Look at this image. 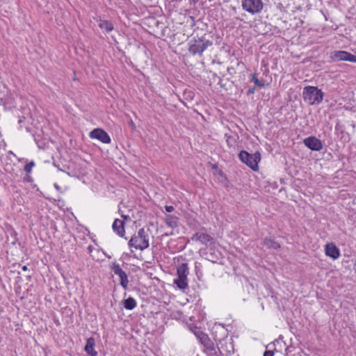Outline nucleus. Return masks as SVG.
<instances>
[{
  "mask_svg": "<svg viewBox=\"0 0 356 356\" xmlns=\"http://www.w3.org/2000/svg\"><path fill=\"white\" fill-rule=\"evenodd\" d=\"M144 228H140L138 232L134 234L128 242L129 248H134L141 251L149 247V235Z\"/></svg>",
  "mask_w": 356,
  "mask_h": 356,
  "instance_id": "nucleus-1",
  "label": "nucleus"
},
{
  "mask_svg": "<svg viewBox=\"0 0 356 356\" xmlns=\"http://www.w3.org/2000/svg\"><path fill=\"white\" fill-rule=\"evenodd\" d=\"M238 159L252 170H258V163L261 161V154L259 151L250 154L245 150H241L238 154Z\"/></svg>",
  "mask_w": 356,
  "mask_h": 356,
  "instance_id": "nucleus-2",
  "label": "nucleus"
},
{
  "mask_svg": "<svg viewBox=\"0 0 356 356\" xmlns=\"http://www.w3.org/2000/svg\"><path fill=\"white\" fill-rule=\"evenodd\" d=\"M212 45V42L205 37L193 38L188 42V51L193 55H201L204 50Z\"/></svg>",
  "mask_w": 356,
  "mask_h": 356,
  "instance_id": "nucleus-3",
  "label": "nucleus"
},
{
  "mask_svg": "<svg viewBox=\"0 0 356 356\" xmlns=\"http://www.w3.org/2000/svg\"><path fill=\"white\" fill-rule=\"evenodd\" d=\"M189 273V269L186 263H182L178 265L177 268V277L174 280V284L180 290H185L188 288L187 276Z\"/></svg>",
  "mask_w": 356,
  "mask_h": 356,
  "instance_id": "nucleus-4",
  "label": "nucleus"
},
{
  "mask_svg": "<svg viewBox=\"0 0 356 356\" xmlns=\"http://www.w3.org/2000/svg\"><path fill=\"white\" fill-rule=\"evenodd\" d=\"M241 6L244 10L251 15L261 13L264 7L262 0H241Z\"/></svg>",
  "mask_w": 356,
  "mask_h": 356,
  "instance_id": "nucleus-5",
  "label": "nucleus"
},
{
  "mask_svg": "<svg viewBox=\"0 0 356 356\" xmlns=\"http://www.w3.org/2000/svg\"><path fill=\"white\" fill-rule=\"evenodd\" d=\"M304 100L309 104H319L323 98V90H303Z\"/></svg>",
  "mask_w": 356,
  "mask_h": 356,
  "instance_id": "nucleus-6",
  "label": "nucleus"
},
{
  "mask_svg": "<svg viewBox=\"0 0 356 356\" xmlns=\"http://www.w3.org/2000/svg\"><path fill=\"white\" fill-rule=\"evenodd\" d=\"M15 93L11 90H0V106L11 109L15 107Z\"/></svg>",
  "mask_w": 356,
  "mask_h": 356,
  "instance_id": "nucleus-7",
  "label": "nucleus"
},
{
  "mask_svg": "<svg viewBox=\"0 0 356 356\" xmlns=\"http://www.w3.org/2000/svg\"><path fill=\"white\" fill-rule=\"evenodd\" d=\"M332 61H349L356 63V56L346 51H334L330 55Z\"/></svg>",
  "mask_w": 356,
  "mask_h": 356,
  "instance_id": "nucleus-8",
  "label": "nucleus"
},
{
  "mask_svg": "<svg viewBox=\"0 0 356 356\" xmlns=\"http://www.w3.org/2000/svg\"><path fill=\"white\" fill-rule=\"evenodd\" d=\"M112 271L120 277V284L124 290L128 288L129 280L127 273L122 269L120 264L113 263L111 266Z\"/></svg>",
  "mask_w": 356,
  "mask_h": 356,
  "instance_id": "nucleus-9",
  "label": "nucleus"
},
{
  "mask_svg": "<svg viewBox=\"0 0 356 356\" xmlns=\"http://www.w3.org/2000/svg\"><path fill=\"white\" fill-rule=\"evenodd\" d=\"M89 136L91 138L97 139L105 144H109L111 141V139L107 132L100 128H96L91 131Z\"/></svg>",
  "mask_w": 356,
  "mask_h": 356,
  "instance_id": "nucleus-10",
  "label": "nucleus"
},
{
  "mask_svg": "<svg viewBox=\"0 0 356 356\" xmlns=\"http://www.w3.org/2000/svg\"><path fill=\"white\" fill-rule=\"evenodd\" d=\"M305 145L312 151H320L323 148V144L318 138L315 136H309L304 139Z\"/></svg>",
  "mask_w": 356,
  "mask_h": 356,
  "instance_id": "nucleus-11",
  "label": "nucleus"
},
{
  "mask_svg": "<svg viewBox=\"0 0 356 356\" xmlns=\"http://www.w3.org/2000/svg\"><path fill=\"white\" fill-rule=\"evenodd\" d=\"M325 252L326 256L337 259L340 257V250L334 243H330L325 245Z\"/></svg>",
  "mask_w": 356,
  "mask_h": 356,
  "instance_id": "nucleus-12",
  "label": "nucleus"
},
{
  "mask_svg": "<svg viewBox=\"0 0 356 356\" xmlns=\"http://www.w3.org/2000/svg\"><path fill=\"white\" fill-rule=\"evenodd\" d=\"M112 228L114 232H115L119 236L124 237L125 229L124 222L120 219H115L113 223Z\"/></svg>",
  "mask_w": 356,
  "mask_h": 356,
  "instance_id": "nucleus-13",
  "label": "nucleus"
},
{
  "mask_svg": "<svg viewBox=\"0 0 356 356\" xmlns=\"http://www.w3.org/2000/svg\"><path fill=\"white\" fill-rule=\"evenodd\" d=\"M204 254L207 260L213 263H216L219 259V256L215 251V245L207 247Z\"/></svg>",
  "mask_w": 356,
  "mask_h": 356,
  "instance_id": "nucleus-14",
  "label": "nucleus"
},
{
  "mask_svg": "<svg viewBox=\"0 0 356 356\" xmlns=\"http://www.w3.org/2000/svg\"><path fill=\"white\" fill-rule=\"evenodd\" d=\"M95 340L93 337H89L86 341L84 350L90 356H97V352L95 350Z\"/></svg>",
  "mask_w": 356,
  "mask_h": 356,
  "instance_id": "nucleus-15",
  "label": "nucleus"
},
{
  "mask_svg": "<svg viewBox=\"0 0 356 356\" xmlns=\"http://www.w3.org/2000/svg\"><path fill=\"white\" fill-rule=\"evenodd\" d=\"M264 245L269 249L278 250L280 248V244L273 238L266 237L264 239Z\"/></svg>",
  "mask_w": 356,
  "mask_h": 356,
  "instance_id": "nucleus-16",
  "label": "nucleus"
},
{
  "mask_svg": "<svg viewBox=\"0 0 356 356\" xmlns=\"http://www.w3.org/2000/svg\"><path fill=\"white\" fill-rule=\"evenodd\" d=\"M200 242L202 244H204L207 247L209 246H214L215 245V241L212 236H211L209 234L206 233H202L201 234V238Z\"/></svg>",
  "mask_w": 356,
  "mask_h": 356,
  "instance_id": "nucleus-17",
  "label": "nucleus"
},
{
  "mask_svg": "<svg viewBox=\"0 0 356 356\" xmlns=\"http://www.w3.org/2000/svg\"><path fill=\"white\" fill-rule=\"evenodd\" d=\"M98 25L103 31L106 33H109L113 30V25L110 21L99 19Z\"/></svg>",
  "mask_w": 356,
  "mask_h": 356,
  "instance_id": "nucleus-18",
  "label": "nucleus"
},
{
  "mask_svg": "<svg viewBox=\"0 0 356 356\" xmlns=\"http://www.w3.org/2000/svg\"><path fill=\"white\" fill-rule=\"evenodd\" d=\"M178 218L172 215H166L165 218V222L166 225L174 229L178 226Z\"/></svg>",
  "mask_w": 356,
  "mask_h": 356,
  "instance_id": "nucleus-19",
  "label": "nucleus"
},
{
  "mask_svg": "<svg viewBox=\"0 0 356 356\" xmlns=\"http://www.w3.org/2000/svg\"><path fill=\"white\" fill-rule=\"evenodd\" d=\"M252 81L254 83L255 87H266L268 85V81L267 80H264L261 77H258V74H253Z\"/></svg>",
  "mask_w": 356,
  "mask_h": 356,
  "instance_id": "nucleus-20",
  "label": "nucleus"
},
{
  "mask_svg": "<svg viewBox=\"0 0 356 356\" xmlns=\"http://www.w3.org/2000/svg\"><path fill=\"white\" fill-rule=\"evenodd\" d=\"M136 301L132 297H129L124 300V307L127 310H132L136 307Z\"/></svg>",
  "mask_w": 356,
  "mask_h": 356,
  "instance_id": "nucleus-21",
  "label": "nucleus"
},
{
  "mask_svg": "<svg viewBox=\"0 0 356 356\" xmlns=\"http://www.w3.org/2000/svg\"><path fill=\"white\" fill-rule=\"evenodd\" d=\"M226 143L229 147H234L236 143V139L234 136L225 134Z\"/></svg>",
  "mask_w": 356,
  "mask_h": 356,
  "instance_id": "nucleus-22",
  "label": "nucleus"
},
{
  "mask_svg": "<svg viewBox=\"0 0 356 356\" xmlns=\"http://www.w3.org/2000/svg\"><path fill=\"white\" fill-rule=\"evenodd\" d=\"M197 338L202 345L210 340L209 336L203 332H200V335H197Z\"/></svg>",
  "mask_w": 356,
  "mask_h": 356,
  "instance_id": "nucleus-23",
  "label": "nucleus"
},
{
  "mask_svg": "<svg viewBox=\"0 0 356 356\" xmlns=\"http://www.w3.org/2000/svg\"><path fill=\"white\" fill-rule=\"evenodd\" d=\"M203 346L206 347L207 349L211 351V353H216L215 345L211 339L208 342L203 344Z\"/></svg>",
  "mask_w": 356,
  "mask_h": 356,
  "instance_id": "nucleus-24",
  "label": "nucleus"
},
{
  "mask_svg": "<svg viewBox=\"0 0 356 356\" xmlns=\"http://www.w3.org/2000/svg\"><path fill=\"white\" fill-rule=\"evenodd\" d=\"M183 96L186 99L192 100L194 97L193 90H183Z\"/></svg>",
  "mask_w": 356,
  "mask_h": 356,
  "instance_id": "nucleus-25",
  "label": "nucleus"
},
{
  "mask_svg": "<svg viewBox=\"0 0 356 356\" xmlns=\"http://www.w3.org/2000/svg\"><path fill=\"white\" fill-rule=\"evenodd\" d=\"M34 166H35V162L33 161H31L25 165L24 170L26 173H30L32 170V168Z\"/></svg>",
  "mask_w": 356,
  "mask_h": 356,
  "instance_id": "nucleus-26",
  "label": "nucleus"
},
{
  "mask_svg": "<svg viewBox=\"0 0 356 356\" xmlns=\"http://www.w3.org/2000/svg\"><path fill=\"white\" fill-rule=\"evenodd\" d=\"M202 234V232H196L195 233L192 237H191V240L193 241H200V238H201V234Z\"/></svg>",
  "mask_w": 356,
  "mask_h": 356,
  "instance_id": "nucleus-27",
  "label": "nucleus"
},
{
  "mask_svg": "<svg viewBox=\"0 0 356 356\" xmlns=\"http://www.w3.org/2000/svg\"><path fill=\"white\" fill-rule=\"evenodd\" d=\"M213 168L218 170V175L219 176H220L225 180H227V178H226L225 175H224L223 172L222 171V170L218 169V167L216 165H213Z\"/></svg>",
  "mask_w": 356,
  "mask_h": 356,
  "instance_id": "nucleus-28",
  "label": "nucleus"
},
{
  "mask_svg": "<svg viewBox=\"0 0 356 356\" xmlns=\"http://www.w3.org/2000/svg\"><path fill=\"white\" fill-rule=\"evenodd\" d=\"M165 209L168 213H171L175 210V209L172 206H169V205L165 206Z\"/></svg>",
  "mask_w": 356,
  "mask_h": 356,
  "instance_id": "nucleus-29",
  "label": "nucleus"
},
{
  "mask_svg": "<svg viewBox=\"0 0 356 356\" xmlns=\"http://www.w3.org/2000/svg\"><path fill=\"white\" fill-rule=\"evenodd\" d=\"M129 125L131 127L133 131L136 130V126L132 120H130L128 122Z\"/></svg>",
  "mask_w": 356,
  "mask_h": 356,
  "instance_id": "nucleus-30",
  "label": "nucleus"
},
{
  "mask_svg": "<svg viewBox=\"0 0 356 356\" xmlns=\"http://www.w3.org/2000/svg\"><path fill=\"white\" fill-rule=\"evenodd\" d=\"M274 352L271 350H266L264 353V356H273Z\"/></svg>",
  "mask_w": 356,
  "mask_h": 356,
  "instance_id": "nucleus-31",
  "label": "nucleus"
},
{
  "mask_svg": "<svg viewBox=\"0 0 356 356\" xmlns=\"http://www.w3.org/2000/svg\"><path fill=\"white\" fill-rule=\"evenodd\" d=\"M24 182H26H26H31V181H33V179H32V177L31 176L27 175L26 177H25L24 178Z\"/></svg>",
  "mask_w": 356,
  "mask_h": 356,
  "instance_id": "nucleus-32",
  "label": "nucleus"
},
{
  "mask_svg": "<svg viewBox=\"0 0 356 356\" xmlns=\"http://www.w3.org/2000/svg\"><path fill=\"white\" fill-rule=\"evenodd\" d=\"M303 89L309 90V89H318V88L316 86H306L304 87Z\"/></svg>",
  "mask_w": 356,
  "mask_h": 356,
  "instance_id": "nucleus-33",
  "label": "nucleus"
},
{
  "mask_svg": "<svg viewBox=\"0 0 356 356\" xmlns=\"http://www.w3.org/2000/svg\"><path fill=\"white\" fill-rule=\"evenodd\" d=\"M121 216L124 219V220H123L124 222V220H130V217L127 215L122 214Z\"/></svg>",
  "mask_w": 356,
  "mask_h": 356,
  "instance_id": "nucleus-34",
  "label": "nucleus"
},
{
  "mask_svg": "<svg viewBox=\"0 0 356 356\" xmlns=\"http://www.w3.org/2000/svg\"><path fill=\"white\" fill-rule=\"evenodd\" d=\"M292 348V346H288L286 348V354H288L289 352H291V348Z\"/></svg>",
  "mask_w": 356,
  "mask_h": 356,
  "instance_id": "nucleus-35",
  "label": "nucleus"
},
{
  "mask_svg": "<svg viewBox=\"0 0 356 356\" xmlns=\"http://www.w3.org/2000/svg\"><path fill=\"white\" fill-rule=\"evenodd\" d=\"M339 128H340L339 122H337V124H336V126H335V129H336L337 131H338V130L339 129Z\"/></svg>",
  "mask_w": 356,
  "mask_h": 356,
  "instance_id": "nucleus-36",
  "label": "nucleus"
},
{
  "mask_svg": "<svg viewBox=\"0 0 356 356\" xmlns=\"http://www.w3.org/2000/svg\"><path fill=\"white\" fill-rule=\"evenodd\" d=\"M92 249H93V247L92 245H89L88 248V250L90 252H92Z\"/></svg>",
  "mask_w": 356,
  "mask_h": 356,
  "instance_id": "nucleus-37",
  "label": "nucleus"
},
{
  "mask_svg": "<svg viewBox=\"0 0 356 356\" xmlns=\"http://www.w3.org/2000/svg\"><path fill=\"white\" fill-rule=\"evenodd\" d=\"M353 270L356 273V261H355L354 264H353Z\"/></svg>",
  "mask_w": 356,
  "mask_h": 356,
  "instance_id": "nucleus-38",
  "label": "nucleus"
},
{
  "mask_svg": "<svg viewBox=\"0 0 356 356\" xmlns=\"http://www.w3.org/2000/svg\"><path fill=\"white\" fill-rule=\"evenodd\" d=\"M22 269L24 270V271H26L28 270V267L26 266H22Z\"/></svg>",
  "mask_w": 356,
  "mask_h": 356,
  "instance_id": "nucleus-39",
  "label": "nucleus"
},
{
  "mask_svg": "<svg viewBox=\"0 0 356 356\" xmlns=\"http://www.w3.org/2000/svg\"><path fill=\"white\" fill-rule=\"evenodd\" d=\"M254 90H248V95L253 94Z\"/></svg>",
  "mask_w": 356,
  "mask_h": 356,
  "instance_id": "nucleus-40",
  "label": "nucleus"
},
{
  "mask_svg": "<svg viewBox=\"0 0 356 356\" xmlns=\"http://www.w3.org/2000/svg\"><path fill=\"white\" fill-rule=\"evenodd\" d=\"M200 332H201L200 330L197 331V332H195V335L197 337V335H200Z\"/></svg>",
  "mask_w": 356,
  "mask_h": 356,
  "instance_id": "nucleus-41",
  "label": "nucleus"
},
{
  "mask_svg": "<svg viewBox=\"0 0 356 356\" xmlns=\"http://www.w3.org/2000/svg\"><path fill=\"white\" fill-rule=\"evenodd\" d=\"M191 1H193V3H196L198 0H191Z\"/></svg>",
  "mask_w": 356,
  "mask_h": 356,
  "instance_id": "nucleus-42",
  "label": "nucleus"
},
{
  "mask_svg": "<svg viewBox=\"0 0 356 356\" xmlns=\"http://www.w3.org/2000/svg\"><path fill=\"white\" fill-rule=\"evenodd\" d=\"M55 187L58 189L59 188V186L57 185V184H55Z\"/></svg>",
  "mask_w": 356,
  "mask_h": 356,
  "instance_id": "nucleus-43",
  "label": "nucleus"
},
{
  "mask_svg": "<svg viewBox=\"0 0 356 356\" xmlns=\"http://www.w3.org/2000/svg\"><path fill=\"white\" fill-rule=\"evenodd\" d=\"M21 122H22V120H19V123H21Z\"/></svg>",
  "mask_w": 356,
  "mask_h": 356,
  "instance_id": "nucleus-44",
  "label": "nucleus"
}]
</instances>
